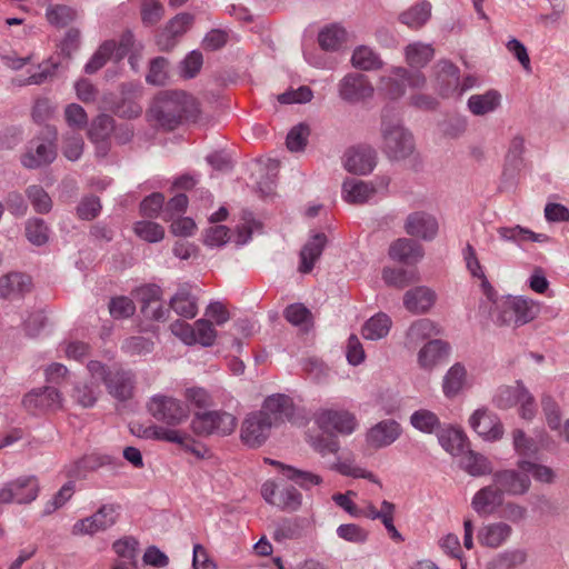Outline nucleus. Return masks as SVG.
Here are the masks:
<instances>
[{"label": "nucleus", "mask_w": 569, "mask_h": 569, "mask_svg": "<svg viewBox=\"0 0 569 569\" xmlns=\"http://www.w3.org/2000/svg\"><path fill=\"white\" fill-rule=\"evenodd\" d=\"M201 114L200 103L184 91H160L146 113L153 127L173 130L182 123H194Z\"/></svg>", "instance_id": "nucleus-1"}, {"label": "nucleus", "mask_w": 569, "mask_h": 569, "mask_svg": "<svg viewBox=\"0 0 569 569\" xmlns=\"http://www.w3.org/2000/svg\"><path fill=\"white\" fill-rule=\"evenodd\" d=\"M237 427L236 417L224 410L196 411L190 428L196 436H228Z\"/></svg>", "instance_id": "nucleus-2"}, {"label": "nucleus", "mask_w": 569, "mask_h": 569, "mask_svg": "<svg viewBox=\"0 0 569 569\" xmlns=\"http://www.w3.org/2000/svg\"><path fill=\"white\" fill-rule=\"evenodd\" d=\"M150 433L153 439L177 443L179 448L186 453H189L194 461L208 460L213 457L210 447L196 440L184 431L154 427L150 429Z\"/></svg>", "instance_id": "nucleus-3"}, {"label": "nucleus", "mask_w": 569, "mask_h": 569, "mask_svg": "<svg viewBox=\"0 0 569 569\" xmlns=\"http://www.w3.org/2000/svg\"><path fill=\"white\" fill-rule=\"evenodd\" d=\"M315 421L319 429L342 436L351 435L358 428L356 415L346 409H320L315 413Z\"/></svg>", "instance_id": "nucleus-4"}, {"label": "nucleus", "mask_w": 569, "mask_h": 569, "mask_svg": "<svg viewBox=\"0 0 569 569\" xmlns=\"http://www.w3.org/2000/svg\"><path fill=\"white\" fill-rule=\"evenodd\" d=\"M88 368L92 377L104 382L114 397L126 400L132 396V382L119 368H107L99 361H91Z\"/></svg>", "instance_id": "nucleus-5"}, {"label": "nucleus", "mask_w": 569, "mask_h": 569, "mask_svg": "<svg viewBox=\"0 0 569 569\" xmlns=\"http://www.w3.org/2000/svg\"><path fill=\"white\" fill-rule=\"evenodd\" d=\"M260 492L267 503L286 512L298 510L302 502L301 493L295 487H280L273 480L264 481Z\"/></svg>", "instance_id": "nucleus-6"}, {"label": "nucleus", "mask_w": 569, "mask_h": 569, "mask_svg": "<svg viewBox=\"0 0 569 569\" xmlns=\"http://www.w3.org/2000/svg\"><path fill=\"white\" fill-rule=\"evenodd\" d=\"M3 63L16 71H22L29 83L39 84L43 82L51 73L48 63H39L34 53L11 52L2 57Z\"/></svg>", "instance_id": "nucleus-7"}, {"label": "nucleus", "mask_w": 569, "mask_h": 569, "mask_svg": "<svg viewBox=\"0 0 569 569\" xmlns=\"http://www.w3.org/2000/svg\"><path fill=\"white\" fill-rule=\"evenodd\" d=\"M23 408L31 415H47L62 409V397L57 389L44 387L32 390L22 399Z\"/></svg>", "instance_id": "nucleus-8"}, {"label": "nucleus", "mask_w": 569, "mask_h": 569, "mask_svg": "<svg viewBox=\"0 0 569 569\" xmlns=\"http://www.w3.org/2000/svg\"><path fill=\"white\" fill-rule=\"evenodd\" d=\"M498 405L502 408L519 406L520 416L527 420H531L537 412L533 396L520 383L502 388L498 395Z\"/></svg>", "instance_id": "nucleus-9"}, {"label": "nucleus", "mask_w": 569, "mask_h": 569, "mask_svg": "<svg viewBox=\"0 0 569 569\" xmlns=\"http://www.w3.org/2000/svg\"><path fill=\"white\" fill-rule=\"evenodd\" d=\"M271 428L272 426L269 420L263 418L258 411H253L242 421L240 439L248 447H260L268 439Z\"/></svg>", "instance_id": "nucleus-10"}, {"label": "nucleus", "mask_w": 569, "mask_h": 569, "mask_svg": "<svg viewBox=\"0 0 569 569\" xmlns=\"http://www.w3.org/2000/svg\"><path fill=\"white\" fill-rule=\"evenodd\" d=\"M400 423L386 419L369 428L365 435V446L368 450H378L393 443L401 435Z\"/></svg>", "instance_id": "nucleus-11"}, {"label": "nucleus", "mask_w": 569, "mask_h": 569, "mask_svg": "<svg viewBox=\"0 0 569 569\" xmlns=\"http://www.w3.org/2000/svg\"><path fill=\"white\" fill-rule=\"evenodd\" d=\"M258 412L274 427L291 420L295 417L296 407L290 397L277 393L267 397Z\"/></svg>", "instance_id": "nucleus-12"}, {"label": "nucleus", "mask_w": 569, "mask_h": 569, "mask_svg": "<svg viewBox=\"0 0 569 569\" xmlns=\"http://www.w3.org/2000/svg\"><path fill=\"white\" fill-rule=\"evenodd\" d=\"M133 298L140 303L141 312L150 319L160 320L164 317L162 290L153 283L142 284L132 291Z\"/></svg>", "instance_id": "nucleus-13"}, {"label": "nucleus", "mask_w": 569, "mask_h": 569, "mask_svg": "<svg viewBox=\"0 0 569 569\" xmlns=\"http://www.w3.org/2000/svg\"><path fill=\"white\" fill-rule=\"evenodd\" d=\"M538 306L533 300L522 297L509 298L501 309V322L525 325L535 319Z\"/></svg>", "instance_id": "nucleus-14"}, {"label": "nucleus", "mask_w": 569, "mask_h": 569, "mask_svg": "<svg viewBox=\"0 0 569 569\" xmlns=\"http://www.w3.org/2000/svg\"><path fill=\"white\" fill-rule=\"evenodd\" d=\"M472 430L486 441H497L503 435V426L497 415L479 408L469 418Z\"/></svg>", "instance_id": "nucleus-15"}, {"label": "nucleus", "mask_w": 569, "mask_h": 569, "mask_svg": "<svg viewBox=\"0 0 569 569\" xmlns=\"http://www.w3.org/2000/svg\"><path fill=\"white\" fill-rule=\"evenodd\" d=\"M149 409L154 418L169 425H177L188 416L181 403L169 397H154Z\"/></svg>", "instance_id": "nucleus-16"}, {"label": "nucleus", "mask_w": 569, "mask_h": 569, "mask_svg": "<svg viewBox=\"0 0 569 569\" xmlns=\"http://www.w3.org/2000/svg\"><path fill=\"white\" fill-rule=\"evenodd\" d=\"M32 288V279L27 273L11 271L0 277V297L2 298H20L30 292Z\"/></svg>", "instance_id": "nucleus-17"}, {"label": "nucleus", "mask_w": 569, "mask_h": 569, "mask_svg": "<svg viewBox=\"0 0 569 569\" xmlns=\"http://www.w3.org/2000/svg\"><path fill=\"white\" fill-rule=\"evenodd\" d=\"M385 150L392 159H403L413 150L411 136L401 127H393L385 134Z\"/></svg>", "instance_id": "nucleus-18"}, {"label": "nucleus", "mask_w": 569, "mask_h": 569, "mask_svg": "<svg viewBox=\"0 0 569 569\" xmlns=\"http://www.w3.org/2000/svg\"><path fill=\"white\" fill-rule=\"evenodd\" d=\"M375 151L370 147L350 148L345 156V168L356 174H366L375 167Z\"/></svg>", "instance_id": "nucleus-19"}, {"label": "nucleus", "mask_w": 569, "mask_h": 569, "mask_svg": "<svg viewBox=\"0 0 569 569\" xmlns=\"http://www.w3.org/2000/svg\"><path fill=\"white\" fill-rule=\"evenodd\" d=\"M264 463L277 468L287 479L295 481L303 489H310L322 483V478L318 473L300 470L270 458H264Z\"/></svg>", "instance_id": "nucleus-20"}, {"label": "nucleus", "mask_w": 569, "mask_h": 569, "mask_svg": "<svg viewBox=\"0 0 569 569\" xmlns=\"http://www.w3.org/2000/svg\"><path fill=\"white\" fill-rule=\"evenodd\" d=\"M405 229L409 236L427 240L436 236L438 223L425 212H415L407 218Z\"/></svg>", "instance_id": "nucleus-21"}, {"label": "nucleus", "mask_w": 569, "mask_h": 569, "mask_svg": "<svg viewBox=\"0 0 569 569\" xmlns=\"http://www.w3.org/2000/svg\"><path fill=\"white\" fill-rule=\"evenodd\" d=\"M169 306L179 317L186 319H193L198 313L197 297L190 284L181 286L171 297Z\"/></svg>", "instance_id": "nucleus-22"}, {"label": "nucleus", "mask_w": 569, "mask_h": 569, "mask_svg": "<svg viewBox=\"0 0 569 569\" xmlns=\"http://www.w3.org/2000/svg\"><path fill=\"white\" fill-rule=\"evenodd\" d=\"M503 502L500 489L493 483L492 486L480 489L472 498V508L479 515L488 516L496 511Z\"/></svg>", "instance_id": "nucleus-23"}, {"label": "nucleus", "mask_w": 569, "mask_h": 569, "mask_svg": "<svg viewBox=\"0 0 569 569\" xmlns=\"http://www.w3.org/2000/svg\"><path fill=\"white\" fill-rule=\"evenodd\" d=\"M340 93L345 100L355 102L371 97L373 88L363 76H347L341 82Z\"/></svg>", "instance_id": "nucleus-24"}, {"label": "nucleus", "mask_w": 569, "mask_h": 569, "mask_svg": "<svg viewBox=\"0 0 569 569\" xmlns=\"http://www.w3.org/2000/svg\"><path fill=\"white\" fill-rule=\"evenodd\" d=\"M389 256L395 261L410 264L418 262L423 257V249L409 239L400 238L391 243Z\"/></svg>", "instance_id": "nucleus-25"}, {"label": "nucleus", "mask_w": 569, "mask_h": 569, "mask_svg": "<svg viewBox=\"0 0 569 569\" xmlns=\"http://www.w3.org/2000/svg\"><path fill=\"white\" fill-rule=\"evenodd\" d=\"M436 302V293L428 287H416L406 292L403 303L413 313H425Z\"/></svg>", "instance_id": "nucleus-26"}, {"label": "nucleus", "mask_w": 569, "mask_h": 569, "mask_svg": "<svg viewBox=\"0 0 569 569\" xmlns=\"http://www.w3.org/2000/svg\"><path fill=\"white\" fill-rule=\"evenodd\" d=\"M439 333L438 327L429 319H421L411 325L407 332L405 346L409 350H415L421 343L430 341L432 336Z\"/></svg>", "instance_id": "nucleus-27"}, {"label": "nucleus", "mask_w": 569, "mask_h": 569, "mask_svg": "<svg viewBox=\"0 0 569 569\" xmlns=\"http://www.w3.org/2000/svg\"><path fill=\"white\" fill-rule=\"evenodd\" d=\"M441 447L452 456H460L469 448V440L463 430L447 427L438 436Z\"/></svg>", "instance_id": "nucleus-28"}, {"label": "nucleus", "mask_w": 569, "mask_h": 569, "mask_svg": "<svg viewBox=\"0 0 569 569\" xmlns=\"http://www.w3.org/2000/svg\"><path fill=\"white\" fill-rule=\"evenodd\" d=\"M495 483L501 493L522 495L529 488V479L527 475L521 476L513 470H505L495 476Z\"/></svg>", "instance_id": "nucleus-29"}, {"label": "nucleus", "mask_w": 569, "mask_h": 569, "mask_svg": "<svg viewBox=\"0 0 569 569\" xmlns=\"http://www.w3.org/2000/svg\"><path fill=\"white\" fill-rule=\"evenodd\" d=\"M327 238L323 233L315 234L302 248L300 252L299 271L308 273L312 270L316 260L320 257Z\"/></svg>", "instance_id": "nucleus-30"}, {"label": "nucleus", "mask_w": 569, "mask_h": 569, "mask_svg": "<svg viewBox=\"0 0 569 569\" xmlns=\"http://www.w3.org/2000/svg\"><path fill=\"white\" fill-rule=\"evenodd\" d=\"M449 346L442 340L426 342L418 353V362L422 368L430 369L448 355Z\"/></svg>", "instance_id": "nucleus-31"}, {"label": "nucleus", "mask_w": 569, "mask_h": 569, "mask_svg": "<svg viewBox=\"0 0 569 569\" xmlns=\"http://www.w3.org/2000/svg\"><path fill=\"white\" fill-rule=\"evenodd\" d=\"M511 527L503 522L490 523L479 531V541L482 546L498 548L510 536Z\"/></svg>", "instance_id": "nucleus-32"}, {"label": "nucleus", "mask_w": 569, "mask_h": 569, "mask_svg": "<svg viewBox=\"0 0 569 569\" xmlns=\"http://www.w3.org/2000/svg\"><path fill=\"white\" fill-rule=\"evenodd\" d=\"M17 503H29L39 493L38 479L33 476L20 477L10 482Z\"/></svg>", "instance_id": "nucleus-33"}, {"label": "nucleus", "mask_w": 569, "mask_h": 569, "mask_svg": "<svg viewBox=\"0 0 569 569\" xmlns=\"http://www.w3.org/2000/svg\"><path fill=\"white\" fill-rule=\"evenodd\" d=\"M391 326L392 321L390 317L383 312H379L365 322L361 333L365 339L378 340L388 335Z\"/></svg>", "instance_id": "nucleus-34"}, {"label": "nucleus", "mask_w": 569, "mask_h": 569, "mask_svg": "<svg viewBox=\"0 0 569 569\" xmlns=\"http://www.w3.org/2000/svg\"><path fill=\"white\" fill-rule=\"evenodd\" d=\"M56 158L54 144L50 141L41 142L37 146L34 152H27L22 157V163L27 168H38L48 164Z\"/></svg>", "instance_id": "nucleus-35"}, {"label": "nucleus", "mask_w": 569, "mask_h": 569, "mask_svg": "<svg viewBox=\"0 0 569 569\" xmlns=\"http://www.w3.org/2000/svg\"><path fill=\"white\" fill-rule=\"evenodd\" d=\"M47 21L56 28H66L77 18V12L63 3L50 4L46 11Z\"/></svg>", "instance_id": "nucleus-36"}, {"label": "nucleus", "mask_w": 569, "mask_h": 569, "mask_svg": "<svg viewBox=\"0 0 569 569\" xmlns=\"http://www.w3.org/2000/svg\"><path fill=\"white\" fill-rule=\"evenodd\" d=\"M375 192V188L363 181H351L343 184L345 200L349 203H365Z\"/></svg>", "instance_id": "nucleus-37"}, {"label": "nucleus", "mask_w": 569, "mask_h": 569, "mask_svg": "<svg viewBox=\"0 0 569 569\" xmlns=\"http://www.w3.org/2000/svg\"><path fill=\"white\" fill-rule=\"evenodd\" d=\"M351 63L355 68L371 71L378 70L382 67L383 62L377 53L368 47H358L352 54Z\"/></svg>", "instance_id": "nucleus-38"}, {"label": "nucleus", "mask_w": 569, "mask_h": 569, "mask_svg": "<svg viewBox=\"0 0 569 569\" xmlns=\"http://www.w3.org/2000/svg\"><path fill=\"white\" fill-rule=\"evenodd\" d=\"M500 97L495 91H488L483 94L471 96L468 100V107L473 114L482 116L493 111L499 106Z\"/></svg>", "instance_id": "nucleus-39"}, {"label": "nucleus", "mask_w": 569, "mask_h": 569, "mask_svg": "<svg viewBox=\"0 0 569 569\" xmlns=\"http://www.w3.org/2000/svg\"><path fill=\"white\" fill-rule=\"evenodd\" d=\"M467 371L463 366L455 365L447 372L443 379V392L447 397L458 395L466 383Z\"/></svg>", "instance_id": "nucleus-40"}, {"label": "nucleus", "mask_w": 569, "mask_h": 569, "mask_svg": "<svg viewBox=\"0 0 569 569\" xmlns=\"http://www.w3.org/2000/svg\"><path fill=\"white\" fill-rule=\"evenodd\" d=\"M133 231L138 238L147 242H159L164 239V228L151 220L137 221L133 224Z\"/></svg>", "instance_id": "nucleus-41"}, {"label": "nucleus", "mask_w": 569, "mask_h": 569, "mask_svg": "<svg viewBox=\"0 0 569 569\" xmlns=\"http://www.w3.org/2000/svg\"><path fill=\"white\" fill-rule=\"evenodd\" d=\"M433 48L428 44L412 43L406 48L407 63L415 68L426 66L433 57Z\"/></svg>", "instance_id": "nucleus-42"}, {"label": "nucleus", "mask_w": 569, "mask_h": 569, "mask_svg": "<svg viewBox=\"0 0 569 569\" xmlns=\"http://www.w3.org/2000/svg\"><path fill=\"white\" fill-rule=\"evenodd\" d=\"M410 423L421 432L432 433L439 428L440 420L435 412L419 409L411 415Z\"/></svg>", "instance_id": "nucleus-43"}, {"label": "nucleus", "mask_w": 569, "mask_h": 569, "mask_svg": "<svg viewBox=\"0 0 569 569\" xmlns=\"http://www.w3.org/2000/svg\"><path fill=\"white\" fill-rule=\"evenodd\" d=\"M430 18V4L420 3L401 14V21L411 29L421 28Z\"/></svg>", "instance_id": "nucleus-44"}, {"label": "nucleus", "mask_w": 569, "mask_h": 569, "mask_svg": "<svg viewBox=\"0 0 569 569\" xmlns=\"http://www.w3.org/2000/svg\"><path fill=\"white\" fill-rule=\"evenodd\" d=\"M187 405L196 411H201L212 403L209 392L197 386L189 387L183 392Z\"/></svg>", "instance_id": "nucleus-45"}, {"label": "nucleus", "mask_w": 569, "mask_h": 569, "mask_svg": "<svg viewBox=\"0 0 569 569\" xmlns=\"http://www.w3.org/2000/svg\"><path fill=\"white\" fill-rule=\"evenodd\" d=\"M114 129V120L108 114L98 116L91 123L88 136L93 141L107 139Z\"/></svg>", "instance_id": "nucleus-46"}, {"label": "nucleus", "mask_w": 569, "mask_h": 569, "mask_svg": "<svg viewBox=\"0 0 569 569\" xmlns=\"http://www.w3.org/2000/svg\"><path fill=\"white\" fill-rule=\"evenodd\" d=\"M382 278L388 286L396 288H405L419 280L417 272L408 274L406 270L395 268L383 269Z\"/></svg>", "instance_id": "nucleus-47"}, {"label": "nucleus", "mask_w": 569, "mask_h": 569, "mask_svg": "<svg viewBox=\"0 0 569 569\" xmlns=\"http://www.w3.org/2000/svg\"><path fill=\"white\" fill-rule=\"evenodd\" d=\"M194 336L196 345L210 347L216 342L218 333L210 320L198 319L194 321Z\"/></svg>", "instance_id": "nucleus-48"}, {"label": "nucleus", "mask_w": 569, "mask_h": 569, "mask_svg": "<svg viewBox=\"0 0 569 569\" xmlns=\"http://www.w3.org/2000/svg\"><path fill=\"white\" fill-rule=\"evenodd\" d=\"M345 30L337 27H326L319 33L318 41L323 50H336L345 40Z\"/></svg>", "instance_id": "nucleus-49"}, {"label": "nucleus", "mask_w": 569, "mask_h": 569, "mask_svg": "<svg viewBox=\"0 0 569 569\" xmlns=\"http://www.w3.org/2000/svg\"><path fill=\"white\" fill-rule=\"evenodd\" d=\"M168 80V60L157 57L150 61L147 81L153 86H163Z\"/></svg>", "instance_id": "nucleus-50"}, {"label": "nucleus", "mask_w": 569, "mask_h": 569, "mask_svg": "<svg viewBox=\"0 0 569 569\" xmlns=\"http://www.w3.org/2000/svg\"><path fill=\"white\" fill-rule=\"evenodd\" d=\"M337 535L339 538L352 543H365L368 540L369 532L360 525L345 523L337 528Z\"/></svg>", "instance_id": "nucleus-51"}, {"label": "nucleus", "mask_w": 569, "mask_h": 569, "mask_svg": "<svg viewBox=\"0 0 569 569\" xmlns=\"http://www.w3.org/2000/svg\"><path fill=\"white\" fill-rule=\"evenodd\" d=\"M64 119L68 126L74 131L83 130L88 126V114L84 109L77 103H71L66 107Z\"/></svg>", "instance_id": "nucleus-52"}, {"label": "nucleus", "mask_w": 569, "mask_h": 569, "mask_svg": "<svg viewBox=\"0 0 569 569\" xmlns=\"http://www.w3.org/2000/svg\"><path fill=\"white\" fill-rule=\"evenodd\" d=\"M163 204L164 196L160 192H153L141 201L139 206L140 214L144 218H157L162 211Z\"/></svg>", "instance_id": "nucleus-53"}, {"label": "nucleus", "mask_w": 569, "mask_h": 569, "mask_svg": "<svg viewBox=\"0 0 569 569\" xmlns=\"http://www.w3.org/2000/svg\"><path fill=\"white\" fill-rule=\"evenodd\" d=\"M109 310L113 318L123 319L133 316L136 312V305L132 299L120 296L111 299Z\"/></svg>", "instance_id": "nucleus-54"}, {"label": "nucleus", "mask_w": 569, "mask_h": 569, "mask_svg": "<svg viewBox=\"0 0 569 569\" xmlns=\"http://www.w3.org/2000/svg\"><path fill=\"white\" fill-rule=\"evenodd\" d=\"M313 97L312 90L308 86H301L298 89H290L278 94L277 100L281 104L306 103Z\"/></svg>", "instance_id": "nucleus-55"}, {"label": "nucleus", "mask_w": 569, "mask_h": 569, "mask_svg": "<svg viewBox=\"0 0 569 569\" xmlns=\"http://www.w3.org/2000/svg\"><path fill=\"white\" fill-rule=\"evenodd\" d=\"M193 17L189 13H179L166 26V32L171 39L181 37L192 26Z\"/></svg>", "instance_id": "nucleus-56"}, {"label": "nucleus", "mask_w": 569, "mask_h": 569, "mask_svg": "<svg viewBox=\"0 0 569 569\" xmlns=\"http://www.w3.org/2000/svg\"><path fill=\"white\" fill-rule=\"evenodd\" d=\"M27 193L36 211L47 213L51 210V198L41 187L32 186L28 189Z\"/></svg>", "instance_id": "nucleus-57"}, {"label": "nucleus", "mask_w": 569, "mask_h": 569, "mask_svg": "<svg viewBox=\"0 0 569 569\" xmlns=\"http://www.w3.org/2000/svg\"><path fill=\"white\" fill-rule=\"evenodd\" d=\"M230 239V229L226 226L216 224L206 230L203 242L209 247H222Z\"/></svg>", "instance_id": "nucleus-58"}, {"label": "nucleus", "mask_w": 569, "mask_h": 569, "mask_svg": "<svg viewBox=\"0 0 569 569\" xmlns=\"http://www.w3.org/2000/svg\"><path fill=\"white\" fill-rule=\"evenodd\" d=\"M333 469L343 476L352 478H363L368 479L371 482L380 485L379 480L371 471L359 466H355L348 461L337 462L333 466Z\"/></svg>", "instance_id": "nucleus-59"}, {"label": "nucleus", "mask_w": 569, "mask_h": 569, "mask_svg": "<svg viewBox=\"0 0 569 569\" xmlns=\"http://www.w3.org/2000/svg\"><path fill=\"white\" fill-rule=\"evenodd\" d=\"M310 130L305 124L293 127L287 136V147L290 151H301L309 137Z\"/></svg>", "instance_id": "nucleus-60"}, {"label": "nucleus", "mask_w": 569, "mask_h": 569, "mask_svg": "<svg viewBox=\"0 0 569 569\" xmlns=\"http://www.w3.org/2000/svg\"><path fill=\"white\" fill-rule=\"evenodd\" d=\"M261 229V223L256 221L253 218L243 217L241 221L236 226V243L244 244L249 241L252 233Z\"/></svg>", "instance_id": "nucleus-61"}, {"label": "nucleus", "mask_w": 569, "mask_h": 569, "mask_svg": "<svg viewBox=\"0 0 569 569\" xmlns=\"http://www.w3.org/2000/svg\"><path fill=\"white\" fill-rule=\"evenodd\" d=\"M284 318L295 326L307 325L312 321V315L302 303H293L286 308Z\"/></svg>", "instance_id": "nucleus-62"}, {"label": "nucleus", "mask_w": 569, "mask_h": 569, "mask_svg": "<svg viewBox=\"0 0 569 569\" xmlns=\"http://www.w3.org/2000/svg\"><path fill=\"white\" fill-rule=\"evenodd\" d=\"M169 229L174 237L187 238L193 236L198 228L192 218L178 217L171 220Z\"/></svg>", "instance_id": "nucleus-63"}, {"label": "nucleus", "mask_w": 569, "mask_h": 569, "mask_svg": "<svg viewBox=\"0 0 569 569\" xmlns=\"http://www.w3.org/2000/svg\"><path fill=\"white\" fill-rule=\"evenodd\" d=\"M163 13V6L157 0H148L142 4L141 19L146 24H157L162 19Z\"/></svg>", "instance_id": "nucleus-64"}]
</instances>
